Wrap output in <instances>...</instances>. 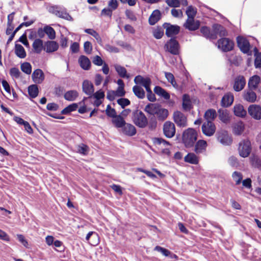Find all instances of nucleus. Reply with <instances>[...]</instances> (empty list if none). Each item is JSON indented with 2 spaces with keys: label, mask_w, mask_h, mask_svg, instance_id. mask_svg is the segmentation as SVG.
<instances>
[{
  "label": "nucleus",
  "mask_w": 261,
  "mask_h": 261,
  "mask_svg": "<svg viewBox=\"0 0 261 261\" xmlns=\"http://www.w3.org/2000/svg\"><path fill=\"white\" fill-rule=\"evenodd\" d=\"M197 139V133L193 128H189L183 133L182 140L186 147H193Z\"/></svg>",
  "instance_id": "obj_1"
},
{
  "label": "nucleus",
  "mask_w": 261,
  "mask_h": 261,
  "mask_svg": "<svg viewBox=\"0 0 261 261\" xmlns=\"http://www.w3.org/2000/svg\"><path fill=\"white\" fill-rule=\"evenodd\" d=\"M132 120L134 123L140 128H144L148 124V120L144 114L137 110L133 112Z\"/></svg>",
  "instance_id": "obj_2"
},
{
  "label": "nucleus",
  "mask_w": 261,
  "mask_h": 261,
  "mask_svg": "<svg viewBox=\"0 0 261 261\" xmlns=\"http://www.w3.org/2000/svg\"><path fill=\"white\" fill-rule=\"evenodd\" d=\"M173 119L174 122L178 127H185L188 125L187 117L180 111H176L174 112Z\"/></svg>",
  "instance_id": "obj_3"
},
{
  "label": "nucleus",
  "mask_w": 261,
  "mask_h": 261,
  "mask_svg": "<svg viewBox=\"0 0 261 261\" xmlns=\"http://www.w3.org/2000/svg\"><path fill=\"white\" fill-rule=\"evenodd\" d=\"M237 41L238 46L242 52L248 55H251V52L250 51V44L247 39L242 36H238L237 38Z\"/></svg>",
  "instance_id": "obj_4"
},
{
  "label": "nucleus",
  "mask_w": 261,
  "mask_h": 261,
  "mask_svg": "<svg viewBox=\"0 0 261 261\" xmlns=\"http://www.w3.org/2000/svg\"><path fill=\"white\" fill-rule=\"evenodd\" d=\"M218 47L224 52L232 50L234 43L232 41L227 38H222L218 41Z\"/></svg>",
  "instance_id": "obj_5"
},
{
  "label": "nucleus",
  "mask_w": 261,
  "mask_h": 261,
  "mask_svg": "<svg viewBox=\"0 0 261 261\" xmlns=\"http://www.w3.org/2000/svg\"><path fill=\"white\" fill-rule=\"evenodd\" d=\"M164 135L168 138L173 137L175 134L176 129L174 124L170 121H166L163 126Z\"/></svg>",
  "instance_id": "obj_6"
},
{
  "label": "nucleus",
  "mask_w": 261,
  "mask_h": 261,
  "mask_svg": "<svg viewBox=\"0 0 261 261\" xmlns=\"http://www.w3.org/2000/svg\"><path fill=\"white\" fill-rule=\"evenodd\" d=\"M251 151V143L249 140H244L239 144V152L243 158L247 157Z\"/></svg>",
  "instance_id": "obj_7"
},
{
  "label": "nucleus",
  "mask_w": 261,
  "mask_h": 261,
  "mask_svg": "<svg viewBox=\"0 0 261 261\" xmlns=\"http://www.w3.org/2000/svg\"><path fill=\"white\" fill-rule=\"evenodd\" d=\"M163 26L166 30L165 34L168 37H172L176 35L180 31V27L177 25H172L169 23H165Z\"/></svg>",
  "instance_id": "obj_8"
},
{
  "label": "nucleus",
  "mask_w": 261,
  "mask_h": 261,
  "mask_svg": "<svg viewBox=\"0 0 261 261\" xmlns=\"http://www.w3.org/2000/svg\"><path fill=\"white\" fill-rule=\"evenodd\" d=\"M216 126L213 122L206 121L202 125V131L206 136H213L216 132Z\"/></svg>",
  "instance_id": "obj_9"
},
{
  "label": "nucleus",
  "mask_w": 261,
  "mask_h": 261,
  "mask_svg": "<svg viewBox=\"0 0 261 261\" xmlns=\"http://www.w3.org/2000/svg\"><path fill=\"white\" fill-rule=\"evenodd\" d=\"M165 48L173 55H177L179 52V44L174 38H171L165 45Z\"/></svg>",
  "instance_id": "obj_10"
},
{
  "label": "nucleus",
  "mask_w": 261,
  "mask_h": 261,
  "mask_svg": "<svg viewBox=\"0 0 261 261\" xmlns=\"http://www.w3.org/2000/svg\"><path fill=\"white\" fill-rule=\"evenodd\" d=\"M249 114L256 120L261 119V107L256 105H250L248 108Z\"/></svg>",
  "instance_id": "obj_11"
},
{
  "label": "nucleus",
  "mask_w": 261,
  "mask_h": 261,
  "mask_svg": "<svg viewBox=\"0 0 261 261\" xmlns=\"http://www.w3.org/2000/svg\"><path fill=\"white\" fill-rule=\"evenodd\" d=\"M217 139L224 145H230L232 142V138L226 131H221L217 134Z\"/></svg>",
  "instance_id": "obj_12"
},
{
  "label": "nucleus",
  "mask_w": 261,
  "mask_h": 261,
  "mask_svg": "<svg viewBox=\"0 0 261 261\" xmlns=\"http://www.w3.org/2000/svg\"><path fill=\"white\" fill-rule=\"evenodd\" d=\"M254 90H255L247 88L243 93L242 96L243 99L248 102L253 103L255 102L257 96L256 94L254 91Z\"/></svg>",
  "instance_id": "obj_13"
},
{
  "label": "nucleus",
  "mask_w": 261,
  "mask_h": 261,
  "mask_svg": "<svg viewBox=\"0 0 261 261\" xmlns=\"http://www.w3.org/2000/svg\"><path fill=\"white\" fill-rule=\"evenodd\" d=\"M246 85V80L243 75L237 76L234 80L233 89L237 92L241 91Z\"/></svg>",
  "instance_id": "obj_14"
},
{
  "label": "nucleus",
  "mask_w": 261,
  "mask_h": 261,
  "mask_svg": "<svg viewBox=\"0 0 261 261\" xmlns=\"http://www.w3.org/2000/svg\"><path fill=\"white\" fill-rule=\"evenodd\" d=\"M32 78L34 83L39 84L43 82L45 76L41 69H37L33 71L32 74Z\"/></svg>",
  "instance_id": "obj_15"
},
{
  "label": "nucleus",
  "mask_w": 261,
  "mask_h": 261,
  "mask_svg": "<svg viewBox=\"0 0 261 261\" xmlns=\"http://www.w3.org/2000/svg\"><path fill=\"white\" fill-rule=\"evenodd\" d=\"M200 26L198 20H195L194 18H188L184 24V27L190 31H195Z\"/></svg>",
  "instance_id": "obj_16"
},
{
  "label": "nucleus",
  "mask_w": 261,
  "mask_h": 261,
  "mask_svg": "<svg viewBox=\"0 0 261 261\" xmlns=\"http://www.w3.org/2000/svg\"><path fill=\"white\" fill-rule=\"evenodd\" d=\"M82 89L83 92L90 96L94 93V88L93 84L88 80H85L83 83Z\"/></svg>",
  "instance_id": "obj_17"
},
{
  "label": "nucleus",
  "mask_w": 261,
  "mask_h": 261,
  "mask_svg": "<svg viewBox=\"0 0 261 261\" xmlns=\"http://www.w3.org/2000/svg\"><path fill=\"white\" fill-rule=\"evenodd\" d=\"M213 32L216 36L219 35L220 37H224L227 35V32L222 25L218 24L213 25Z\"/></svg>",
  "instance_id": "obj_18"
},
{
  "label": "nucleus",
  "mask_w": 261,
  "mask_h": 261,
  "mask_svg": "<svg viewBox=\"0 0 261 261\" xmlns=\"http://www.w3.org/2000/svg\"><path fill=\"white\" fill-rule=\"evenodd\" d=\"M59 48L58 44L54 41H48L45 42L44 50L46 53H50L54 52L58 50Z\"/></svg>",
  "instance_id": "obj_19"
},
{
  "label": "nucleus",
  "mask_w": 261,
  "mask_h": 261,
  "mask_svg": "<svg viewBox=\"0 0 261 261\" xmlns=\"http://www.w3.org/2000/svg\"><path fill=\"white\" fill-rule=\"evenodd\" d=\"M207 146L206 141L199 140L195 144L194 151L197 154L202 153L206 150Z\"/></svg>",
  "instance_id": "obj_20"
},
{
  "label": "nucleus",
  "mask_w": 261,
  "mask_h": 261,
  "mask_svg": "<svg viewBox=\"0 0 261 261\" xmlns=\"http://www.w3.org/2000/svg\"><path fill=\"white\" fill-rule=\"evenodd\" d=\"M234 100L233 95L231 93L225 94L221 100V106L223 107H228L232 105Z\"/></svg>",
  "instance_id": "obj_21"
},
{
  "label": "nucleus",
  "mask_w": 261,
  "mask_h": 261,
  "mask_svg": "<svg viewBox=\"0 0 261 261\" xmlns=\"http://www.w3.org/2000/svg\"><path fill=\"white\" fill-rule=\"evenodd\" d=\"M260 82V78L258 75H253L251 77L248 83V88L256 90Z\"/></svg>",
  "instance_id": "obj_22"
},
{
  "label": "nucleus",
  "mask_w": 261,
  "mask_h": 261,
  "mask_svg": "<svg viewBox=\"0 0 261 261\" xmlns=\"http://www.w3.org/2000/svg\"><path fill=\"white\" fill-rule=\"evenodd\" d=\"M79 63L80 66L84 70H89L91 66L90 60L85 56H81L79 59Z\"/></svg>",
  "instance_id": "obj_23"
},
{
  "label": "nucleus",
  "mask_w": 261,
  "mask_h": 261,
  "mask_svg": "<svg viewBox=\"0 0 261 261\" xmlns=\"http://www.w3.org/2000/svg\"><path fill=\"white\" fill-rule=\"evenodd\" d=\"M160 107L161 106L157 103H149L145 106L144 110L147 113L154 115L156 114Z\"/></svg>",
  "instance_id": "obj_24"
},
{
  "label": "nucleus",
  "mask_w": 261,
  "mask_h": 261,
  "mask_svg": "<svg viewBox=\"0 0 261 261\" xmlns=\"http://www.w3.org/2000/svg\"><path fill=\"white\" fill-rule=\"evenodd\" d=\"M220 120L224 123H228L230 121L228 111L225 109H219L218 111Z\"/></svg>",
  "instance_id": "obj_25"
},
{
  "label": "nucleus",
  "mask_w": 261,
  "mask_h": 261,
  "mask_svg": "<svg viewBox=\"0 0 261 261\" xmlns=\"http://www.w3.org/2000/svg\"><path fill=\"white\" fill-rule=\"evenodd\" d=\"M161 17L160 11L159 10H154L149 17V23L150 25L155 24L161 19Z\"/></svg>",
  "instance_id": "obj_26"
},
{
  "label": "nucleus",
  "mask_w": 261,
  "mask_h": 261,
  "mask_svg": "<svg viewBox=\"0 0 261 261\" xmlns=\"http://www.w3.org/2000/svg\"><path fill=\"white\" fill-rule=\"evenodd\" d=\"M123 133L129 136H133L136 134L135 127L131 124L125 123L122 128Z\"/></svg>",
  "instance_id": "obj_27"
},
{
  "label": "nucleus",
  "mask_w": 261,
  "mask_h": 261,
  "mask_svg": "<svg viewBox=\"0 0 261 261\" xmlns=\"http://www.w3.org/2000/svg\"><path fill=\"white\" fill-rule=\"evenodd\" d=\"M114 66L120 77L126 79L129 78L130 75L129 74H127V70L124 67L118 64H115Z\"/></svg>",
  "instance_id": "obj_28"
},
{
  "label": "nucleus",
  "mask_w": 261,
  "mask_h": 261,
  "mask_svg": "<svg viewBox=\"0 0 261 261\" xmlns=\"http://www.w3.org/2000/svg\"><path fill=\"white\" fill-rule=\"evenodd\" d=\"M244 130V125L242 121L234 123L232 126L233 133L236 135H241Z\"/></svg>",
  "instance_id": "obj_29"
},
{
  "label": "nucleus",
  "mask_w": 261,
  "mask_h": 261,
  "mask_svg": "<svg viewBox=\"0 0 261 261\" xmlns=\"http://www.w3.org/2000/svg\"><path fill=\"white\" fill-rule=\"evenodd\" d=\"M200 32L204 37L207 39L215 40L217 39V36L213 34V31L211 32L210 29L207 27H202L200 29Z\"/></svg>",
  "instance_id": "obj_30"
},
{
  "label": "nucleus",
  "mask_w": 261,
  "mask_h": 261,
  "mask_svg": "<svg viewBox=\"0 0 261 261\" xmlns=\"http://www.w3.org/2000/svg\"><path fill=\"white\" fill-rule=\"evenodd\" d=\"M32 47L35 53L40 54L43 49V41L40 39H35L33 43Z\"/></svg>",
  "instance_id": "obj_31"
},
{
  "label": "nucleus",
  "mask_w": 261,
  "mask_h": 261,
  "mask_svg": "<svg viewBox=\"0 0 261 261\" xmlns=\"http://www.w3.org/2000/svg\"><path fill=\"white\" fill-rule=\"evenodd\" d=\"M217 117V113L215 110L210 109L204 113V117L206 121L213 122Z\"/></svg>",
  "instance_id": "obj_32"
},
{
  "label": "nucleus",
  "mask_w": 261,
  "mask_h": 261,
  "mask_svg": "<svg viewBox=\"0 0 261 261\" xmlns=\"http://www.w3.org/2000/svg\"><path fill=\"white\" fill-rule=\"evenodd\" d=\"M184 161L192 164H197L199 162L198 158L194 153H189L184 158Z\"/></svg>",
  "instance_id": "obj_33"
},
{
  "label": "nucleus",
  "mask_w": 261,
  "mask_h": 261,
  "mask_svg": "<svg viewBox=\"0 0 261 261\" xmlns=\"http://www.w3.org/2000/svg\"><path fill=\"white\" fill-rule=\"evenodd\" d=\"M233 112L236 116L240 117H243L246 115V111L244 110L243 106L240 104L234 107Z\"/></svg>",
  "instance_id": "obj_34"
},
{
  "label": "nucleus",
  "mask_w": 261,
  "mask_h": 261,
  "mask_svg": "<svg viewBox=\"0 0 261 261\" xmlns=\"http://www.w3.org/2000/svg\"><path fill=\"white\" fill-rule=\"evenodd\" d=\"M15 53L16 55L21 59L24 58L26 56V52L23 47L18 44H16L15 45Z\"/></svg>",
  "instance_id": "obj_35"
},
{
  "label": "nucleus",
  "mask_w": 261,
  "mask_h": 261,
  "mask_svg": "<svg viewBox=\"0 0 261 261\" xmlns=\"http://www.w3.org/2000/svg\"><path fill=\"white\" fill-rule=\"evenodd\" d=\"M154 92L156 94L163 97L165 99H169L170 98V95L165 90L160 86H155L154 88Z\"/></svg>",
  "instance_id": "obj_36"
},
{
  "label": "nucleus",
  "mask_w": 261,
  "mask_h": 261,
  "mask_svg": "<svg viewBox=\"0 0 261 261\" xmlns=\"http://www.w3.org/2000/svg\"><path fill=\"white\" fill-rule=\"evenodd\" d=\"M169 112L167 109L162 108L161 107L159 109L156 115L159 120L164 121L168 116Z\"/></svg>",
  "instance_id": "obj_37"
},
{
  "label": "nucleus",
  "mask_w": 261,
  "mask_h": 261,
  "mask_svg": "<svg viewBox=\"0 0 261 261\" xmlns=\"http://www.w3.org/2000/svg\"><path fill=\"white\" fill-rule=\"evenodd\" d=\"M113 123L116 127H123L126 123L124 118L121 115H117L112 120Z\"/></svg>",
  "instance_id": "obj_38"
},
{
  "label": "nucleus",
  "mask_w": 261,
  "mask_h": 261,
  "mask_svg": "<svg viewBox=\"0 0 261 261\" xmlns=\"http://www.w3.org/2000/svg\"><path fill=\"white\" fill-rule=\"evenodd\" d=\"M133 91L138 98L143 99L145 97V91L141 87L137 85L134 86L133 88Z\"/></svg>",
  "instance_id": "obj_39"
},
{
  "label": "nucleus",
  "mask_w": 261,
  "mask_h": 261,
  "mask_svg": "<svg viewBox=\"0 0 261 261\" xmlns=\"http://www.w3.org/2000/svg\"><path fill=\"white\" fill-rule=\"evenodd\" d=\"M92 237L95 241L91 243L92 245L96 246L98 244V235L94 231H90L88 233L86 237V241L89 242L90 238Z\"/></svg>",
  "instance_id": "obj_40"
},
{
  "label": "nucleus",
  "mask_w": 261,
  "mask_h": 261,
  "mask_svg": "<svg viewBox=\"0 0 261 261\" xmlns=\"http://www.w3.org/2000/svg\"><path fill=\"white\" fill-rule=\"evenodd\" d=\"M78 96V93L75 90H70L64 94V98L68 101H74Z\"/></svg>",
  "instance_id": "obj_41"
},
{
  "label": "nucleus",
  "mask_w": 261,
  "mask_h": 261,
  "mask_svg": "<svg viewBox=\"0 0 261 261\" xmlns=\"http://www.w3.org/2000/svg\"><path fill=\"white\" fill-rule=\"evenodd\" d=\"M182 108L186 110H190L191 108V102L188 95L185 94L182 98Z\"/></svg>",
  "instance_id": "obj_42"
},
{
  "label": "nucleus",
  "mask_w": 261,
  "mask_h": 261,
  "mask_svg": "<svg viewBox=\"0 0 261 261\" xmlns=\"http://www.w3.org/2000/svg\"><path fill=\"white\" fill-rule=\"evenodd\" d=\"M28 92L32 98H35L38 94V88L36 85H32L28 87Z\"/></svg>",
  "instance_id": "obj_43"
},
{
  "label": "nucleus",
  "mask_w": 261,
  "mask_h": 261,
  "mask_svg": "<svg viewBox=\"0 0 261 261\" xmlns=\"http://www.w3.org/2000/svg\"><path fill=\"white\" fill-rule=\"evenodd\" d=\"M105 97V93L101 90H99L96 92L95 93H93L92 95H91L87 98H85L84 100L90 99L92 101V99H103Z\"/></svg>",
  "instance_id": "obj_44"
},
{
  "label": "nucleus",
  "mask_w": 261,
  "mask_h": 261,
  "mask_svg": "<svg viewBox=\"0 0 261 261\" xmlns=\"http://www.w3.org/2000/svg\"><path fill=\"white\" fill-rule=\"evenodd\" d=\"M78 108L77 103H73L64 108L62 111L61 114L63 115L67 114L71 112L75 111Z\"/></svg>",
  "instance_id": "obj_45"
},
{
  "label": "nucleus",
  "mask_w": 261,
  "mask_h": 261,
  "mask_svg": "<svg viewBox=\"0 0 261 261\" xmlns=\"http://www.w3.org/2000/svg\"><path fill=\"white\" fill-rule=\"evenodd\" d=\"M85 32L94 37L97 40L98 43H101L102 42L101 38L99 35L94 30L91 29H87L85 30Z\"/></svg>",
  "instance_id": "obj_46"
},
{
  "label": "nucleus",
  "mask_w": 261,
  "mask_h": 261,
  "mask_svg": "<svg viewBox=\"0 0 261 261\" xmlns=\"http://www.w3.org/2000/svg\"><path fill=\"white\" fill-rule=\"evenodd\" d=\"M186 13L188 18H194L197 13V9L192 6H190L187 8Z\"/></svg>",
  "instance_id": "obj_47"
},
{
  "label": "nucleus",
  "mask_w": 261,
  "mask_h": 261,
  "mask_svg": "<svg viewBox=\"0 0 261 261\" xmlns=\"http://www.w3.org/2000/svg\"><path fill=\"white\" fill-rule=\"evenodd\" d=\"M165 75L167 81L171 84L175 88H177L178 86L175 80L173 74L170 72H165Z\"/></svg>",
  "instance_id": "obj_48"
},
{
  "label": "nucleus",
  "mask_w": 261,
  "mask_h": 261,
  "mask_svg": "<svg viewBox=\"0 0 261 261\" xmlns=\"http://www.w3.org/2000/svg\"><path fill=\"white\" fill-rule=\"evenodd\" d=\"M21 70L27 74H30L32 72V66L29 62H24L21 65Z\"/></svg>",
  "instance_id": "obj_49"
},
{
  "label": "nucleus",
  "mask_w": 261,
  "mask_h": 261,
  "mask_svg": "<svg viewBox=\"0 0 261 261\" xmlns=\"http://www.w3.org/2000/svg\"><path fill=\"white\" fill-rule=\"evenodd\" d=\"M45 34L50 39H54L56 37V33L54 29L49 26L45 27Z\"/></svg>",
  "instance_id": "obj_50"
},
{
  "label": "nucleus",
  "mask_w": 261,
  "mask_h": 261,
  "mask_svg": "<svg viewBox=\"0 0 261 261\" xmlns=\"http://www.w3.org/2000/svg\"><path fill=\"white\" fill-rule=\"evenodd\" d=\"M153 143L155 145H163L164 147H166L171 145L168 141L161 138H155L153 140Z\"/></svg>",
  "instance_id": "obj_51"
},
{
  "label": "nucleus",
  "mask_w": 261,
  "mask_h": 261,
  "mask_svg": "<svg viewBox=\"0 0 261 261\" xmlns=\"http://www.w3.org/2000/svg\"><path fill=\"white\" fill-rule=\"evenodd\" d=\"M58 17L69 21H73V20L72 17L65 10L61 9Z\"/></svg>",
  "instance_id": "obj_52"
},
{
  "label": "nucleus",
  "mask_w": 261,
  "mask_h": 261,
  "mask_svg": "<svg viewBox=\"0 0 261 261\" xmlns=\"http://www.w3.org/2000/svg\"><path fill=\"white\" fill-rule=\"evenodd\" d=\"M153 36L157 39H161L164 35V30L161 28L154 29L152 32Z\"/></svg>",
  "instance_id": "obj_53"
},
{
  "label": "nucleus",
  "mask_w": 261,
  "mask_h": 261,
  "mask_svg": "<svg viewBox=\"0 0 261 261\" xmlns=\"http://www.w3.org/2000/svg\"><path fill=\"white\" fill-rule=\"evenodd\" d=\"M232 178L235 180L236 185H239L242 180L243 176L242 174L239 172L234 171L232 174Z\"/></svg>",
  "instance_id": "obj_54"
},
{
  "label": "nucleus",
  "mask_w": 261,
  "mask_h": 261,
  "mask_svg": "<svg viewBox=\"0 0 261 261\" xmlns=\"http://www.w3.org/2000/svg\"><path fill=\"white\" fill-rule=\"evenodd\" d=\"M117 102L121 107L124 109L125 107L130 105V102L129 100L125 98H120L117 99Z\"/></svg>",
  "instance_id": "obj_55"
},
{
  "label": "nucleus",
  "mask_w": 261,
  "mask_h": 261,
  "mask_svg": "<svg viewBox=\"0 0 261 261\" xmlns=\"http://www.w3.org/2000/svg\"><path fill=\"white\" fill-rule=\"evenodd\" d=\"M154 250L157 251L158 252H160L163 255L165 256H169L171 254V253L168 249L163 248L159 246H156L154 248Z\"/></svg>",
  "instance_id": "obj_56"
},
{
  "label": "nucleus",
  "mask_w": 261,
  "mask_h": 261,
  "mask_svg": "<svg viewBox=\"0 0 261 261\" xmlns=\"http://www.w3.org/2000/svg\"><path fill=\"white\" fill-rule=\"evenodd\" d=\"M106 114L110 117L114 118L117 116V113L115 110L112 108L110 105H108L106 110Z\"/></svg>",
  "instance_id": "obj_57"
},
{
  "label": "nucleus",
  "mask_w": 261,
  "mask_h": 261,
  "mask_svg": "<svg viewBox=\"0 0 261 261\" xmlns=\"http://www.w3.org/2000/svg\"><path fill=\"white\" fill-rule=\"evenodd\" d=\"M88 147L84 144H81L77 146V152L81 154H86L88 153Z\"/></svg>",
  "instance_id": "obj_58"
},
{
  "label": "nucleus",
  "mask_w": 261,
  "mask_h": 261,
  "mask_svg": "<svg viewBox=\"0 0 261 261\" xmlns=\"http://www.w3.org/2000/svg\"><path fill=\"white\" fill-rule=\"evenodd\" d=\"M252 166L256 168H259L261 165V162L259 159L256 156H252L250 159Z\"/></svg>",
  "instance_id": "obj_59"
},
{
  "label": "nucleus",
  "mask_w": 261,
  "mask_h": 261,
  "mask_svg": "<svg viewBox=\"0 0 261 261\" xmlns=\"http://www.w3.org/2000/svg\"><path fill=\"white\" fill-rule=\"evenodd\" d=\"M126 17L130 20L135 21L137 20V17L134 13L129 10H126L125 12Z\"/></svg>",
  "instance_id": "obj_60"
},
{
  "label": "nucleus",
  "mask_w": 261,
  "mask_h": 261,
  "mask_svg": "<svg viewBox=\"0 0 261 261\" xmlns=\"http://www.w3.org/2000/svg\"><path fill=\"white\" fill-rule=\"evenodd\" d=\"M166 3L170 7H179L180 6V1L179 0H166Z\"/></svg>",
  "instance_id": "obj_61"
},
{
  "label": "nucleus",
  "mask_w": 261,
  "mask_h": 261,
  "mask_svg": "<svg viewBox=\"0 0 261 261\" xmlns=\"http://www.w3.org/2000/svg\"><path fill=\"white\" fill-rule=\"evenodd\" d=\"M228 162L231 166L234 167H237L239 164L237 159L233 156H231L228 159Z\"/></svg>",
  "instance_id": "obj_62"
},
{
  "label": "nucleus",
  "mask_w": 261,
  "mask_h": 261,
  "mask_svg": "<svg viewBox=\"0 0 261 261\" xmlns=\"http://www.w3.org/2000/svg\"><path fill=\"white\" fill-rule=\"evenodd\" d=\"M254 65L256 68L261 67V53H259L255 55Z\"/></svg>",
  "instance_id": "obj_63"
},
{
  "label": "nucleus",
  "mask_w": 261,
  "mask_h": 261,
  "mask_svg": "<svg viewBox=\"0 0 261 261\" xmlns=\"http://www.w3.org/2000/svg\"><path fill=\"white\" fill-rule=\"evenodd\" d=\"M92 62L94 64L97 66H101L104 64L103 61L99 56H95L94 57Z\"/></svg>",
  "instance_id": "obj_64"
}]
</instances>
